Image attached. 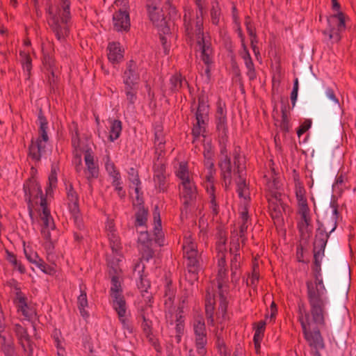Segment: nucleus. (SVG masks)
I'll return each mask as SVG.
<instances>
[{
    "label": "nucleus",
    "instance_id": "nucleus-59",
    "mask_svg": "<svg viewBox=\"0 0 356 356\" xmlns=\"http://www.w3.org/2000/svg\"><path fill=\"white\" fill-rule=\"evenodd\" d=\"M120 174H115V177L112 181V185L115 186V190L118 192V194L120 198H123L125 196V191L120 186Z\"/></svg>",
    "mask_w": 356,
    "mask_h": 356
},
{
    "label": "nucleus",
    "instance_id": "nucleus-64",
    "mask_svg": "<svg viewBox=\"0 0 356 356\" xmlns=\"http://www.w3.org/2000/svg\"><path fill=\"white\" fill-rule=\"evenodd\" d=\"M138 287L142 293H147V289L150 288V282L143 275L140 277V282L138 284Z\"/></svg>",
    "mask_w": 356,
    "mask_h": 356
},
{
    "label": "nucleus",
    "instance_id": "nucleus-24",
    "mask_svg": "<svg viewBox=\"0 0 356 356\" xmlns=\"http://www.w3.org/2000/svg\"><path fill=\"white\" fill-rule=\"evenodd\" d=\"M108 51V58L112 63H118L123 58L122 51L118 42H110L107 47Z\"/></svg>",
    "mask_w": 356,
    "mask_h": 356
},
{
    "label": "nucleus",
    "instance_id": "nucleus-30",
    "mask_svg": "<svg viewBox=\"0 0 356 356\" xmlns=\"http://www.w3.org/2000/svg\"><path fill=\"white\" fill-rule=\"evenodd\" d=\"M302 74L300 75V81L302 84L308 88L316 81V76L312 72V66H304L302 68Z\"/></svg>",
    "mask_w": 356,
    "mask_h": 356
},
{
    "label": "nucleus",
    "instance_id": "nucleus-39",
    "mask_svg": "<svg viewBox=\"0 0 356 356\" xmlns=\"http://www.w3.org/2000/svg\"><path fill=\"white\" fill-rule=\"evenodd\" d=\"M70 0H60L59 11L62 10L60 16L62 23L67 24L70 19Z\"/></svg>",
    "mask_w": 356,
    "mask_h": 356
},
{
    "label": "nucleus",
    "instance_id": "nucleus-57",
    "mask_svg": "<svg viewBox=\"0 0 356 356\" xmlns=\"http://www.w3.org/2000/svg\"><path fill=\"white\" fill-rule=\"evenodd\" d=\"M19 56L22 57V64L23 69L26 70L30 74L32 68V60L29 54H27L24 51H20Z\"/></svg>",
    "mask_w": 356,
    "mask_h": 356
},
{
    "label": "nucleus",
    "instance_id": "nucleus-28",
    "mask_svg": "<svg viewBox=\"0 0 356 356\" xmlns=\"http://www.w3.org/2000/svg\"><path fill=\"white\" fill-rule=\"evenodd\" d=\"M42 140L38 138L36 141L31 140V143L29 147V156L35 161H40L41 159V152L44 149L45 146H42L41 143Z\"/></svg>",
    "mask_w": 356,
    "mask_h": 356
},
{
    "label": "nucleus",
    "instance_id": "nucleus-42",
    "mask_svg": "<svg viewBox=\"0 0 356 356\" xmlns=\"http://www.w3.org/2000/svg\"><path fill=\"white\" fill-rule=\"evenodd\" d=\"M254 325L255 331L253 337V341L256 346H259V342H261L264 337V333L266 328V322L264 321H260L258 323H255Z\"/></svg>",
    "mask_w": 356,
    "mask_h": 356
},
{
    "label": "nucleus",
    "instance_id": "nucleus-45",
    "mask_svg": "<svg viewBox=\"0 0 356 356\" xmlns=\"http://www.w3.org/2000/svg\"><path fill=\"white\" fill-rule=\"evenodd\" d=\"M164 136L163 134V130L161 127H157L155 128L154 131V144L156 145V153L159 150L161 152H163L164 145H165Z\"/></svg>",
    "mask_w": 356,
    "mask_h": 356
},
{
    "label": "nucleus",
    "instance_id": "nucleus-51",
    "mask_svg": "<svg viewBox=\"0 0 356 356\" xmlns=\"http://www.w3.org/2000/svg\"><path fill=\"white\" fill-rule=\"evenodd\" d=\"M49 186L46 188L47 195L50 194L53 188H56L57 184V172L54 165L51 166V173L49 175Z\"/></svg>",
    "mask_w": 356,
    "mask_h": 356
},
{
    "label": "nucleus",
    "instance_id": "nucleus-12",
    "mask_svg": "<svg viewBox=\"0 0 356 356\" xmlns=\"http://www.w3.org/2000/svg\"><path fill=\"white\" fill-rule=\"evenodd\" d=\"M332 232H326L325 230L317 229V233L315 235L314 241L313 243V254L314 259L322 260L325 255V250Z\"/></svg>",
    "mask_w": 356,
    "mask_h": 356
},
{
    "label": "nucleus",
    "instance_id": "nucleus-48",
    "mask_svg": "<svg viewBox=\"0 0 356 356\" xmlns=\"http://www.w3.org/2000/svg\"><path fill=\"white\" fill-rule=\"evenodd\" d=\"M175 297V289L173 288L172 285V282L169 281L166 283L165 286L164 291V298L165 305L169 304L170 305L172 304L174 299Z\"/></svg>",
    "mask_w": 356,
    "mask_h": 356
},
{
    "label": "nucleus",
    "instance_id": "nucleus-61",
    "mask_svg": "<svg viewBox=\"0 0 356 356\" xmlns=\"http://www.w3.org/2000/svg\"><path fill=\"white\" fill-rule=\"evenodd\" d=\"M211 193H210V204H211V209L212 210V213L213 216H217L218 214V205L216 200V196L214 195L213 191H214V186L213 184L211 186Z\"/></svg>",
    "mask_w": 356,
    "mask_h": 356
},
{
    "label": "nucleus",
    "instance_id": "nucleus-62",
    "mask_svg": "<svg viewBox=\"0 0 356 356\" xmlns=\"http://www.w3.org/2000/svg\"><path fill=\"white\" fill-rule=\"evenodd\" d=\"M312 124V120H305V121L299 126V127L297 129L298 136L300 138L302 134L307 131L311 128Z\"/></svg>",
    "mask_w": 356,
    "mask_h": 356
},
{
    "label": "nucleus",
    "instance_id": "nucleus-17",
    "mask_svg": "<svg viewBox=\"0 0 356 356\" xmlns=\"http://www.w3.org/2000/svg\"><path fill=\"white\" fill-rule=\"evenodd\" d=\"M124 84L138 85L140 81V74L138 72V65L130 60L127 63L126 69L122 74Z\"/></svg>",
    "mask_w": 356,
    "mask_h": 356
},
{
    "label": "nucleus",
    "instance_id": "nucleus-32",
    "mask_svg": "<svg viewBox=\"0 0 356 356\" xmlns=\"http://www.w3.org/2000/svg\"><path fill=\"white\" fill-rule=\"evenodd\" d=\"M112 298V307L116 312L118 316L126 314L127 306L124 296H116Z\"/></svg>",
    "mask_w": 356,
    "mask_h": 356
},
{
    "label": "nucleus",
    "instance_id": "nucleus-50",
    "mask_svg": "<svg viewBox=\"0 0 356 356\" xmlns=\"http://www.w3.org/2000/svg\"><path fill=\"white\" fill-rule=\"evenodd\" d=\"M347 337V331H342L341 329L338 328L334 330V340L339 346L343 347L346 344Z\"/></svg>",
    "mask_w": 356,
    "mask_h": 356
},
{
    "label": "nucleus",
    "instance_id": "nucleus-9",
    "mask_svg": "<svg viewBox=\"0 0 356 356\" xmlns=\"http://www.w3.org/2000/svg\"><path fill=\"white\" fill-rule=\"evenodd\" d=\"M160 156L161 153L159 154L157 159L154 161V163L153 180L154 182L155 188L158 189L159 192L164 193L168 190V184L167 183L165 165L162 162V161H159Z\"/></svg>",
    "mask_w": 356,
    "mask_h": 356
},
{
    "label": "nucleus",
    "instance_id": "nucleus-35",
    "mask_svg": "<svg viewBox=\"0 0 356 356\" xmlns=\"http://www.w3.org/2000/svg\"><path fill=\"white\" fill-rule=\"evenodd\" d=\"M124 91L126 95L127 101L129 105L134 106L137 100V93L138 85L124 84Z\"/></svg>",
    "mask_w": 356,
    "mask_h": 356
},
{
    "label": "nucleus",
    "instance_id": "nucleus-49",
    "mask_svg": "<svg viewBox=\"0 0 356 356\" xmlns=\"http://www.w3.org/2000/svg\"><path fill=\"white\" fill-rule=\"evenodd\" d=\"M195 4L198 8V12L196 13L195 22V25L197 27L198 33H200L202 25H203V15H204V8L201 3V0H194Z\"/></svg>",
    "mask_w": 356,
    "mask_h": 356
},
{
    "label": "nucleus",
    "instance_id": "nucleus-46",
    "mask_svg": "<svg viewBox=\"0 0 356 356\" xmlns=\"http://www.w3.org/2000/svg\"><path fill=\"white\" fill-rule=\"evenodd\" d=\"M175 175L181 181H187L192 179L189 175L187 163L181 162L175 172Z\"/></svg>",
    "mask_w": 356,
    "mask_h": 356
},
{
    "label": "nucleus",
    "instance_id": "nucleus-16",
    "mask_svg": "<svg viewBox=\"0 0 356 356\" xmlns=\"http://www.w3.org/2000/svg\"><path fill=\"white\" fill-rule=\"evenodd\" d=\"M282 193L279 191L272 192L271 197H268V209L273 219L280 220L284 211L285 204L282 200Z\"/></svg>",
    "mask_w": 356,
    "mask_h": 356
},
{
    "label": "nucleus",
    "instance_id": "nucleus-55",
    "mask_svg": "<svg viewBox=\"0 0 356 356\" xmlns=\"http://www.w3.org/2000/svg\"><path fill=\"white\" fill-rule=\"evenodd\" d=\"M245 67L248 70L247 72V76H248V79L250 81H253L257 77V74L254 68V65L253 63V61L252 60V58L245 59L244 60Z\"/></svg>",
    "mask_w": 356,
    "mask_h": 356
},
{
    "label": "nucleus",
    "instance_id": "nucleus-6",
    "mask_svg": "<svg viewBox=\"0 0 356 356\" xmlns=\"http://www.w3.org/2000/svg\"><path fill=\"white\" fill-rule=\"evenodd\" d=\"M193 330L195 335V346L197 354L204 356L207 353L205 346L207 343L206 325L202 316H197L193 322Z\"/></svg>",
    "mask_w": 356,
    "mask_h": 356
},
{
    "label": "nucleus",
    "instance_id": "nucleus-3",
    "mask_svg": "<svg viewBox=\"0 0 356 356\" xmlns=\"http://www.w3.org/2000/svg\"><path fill=\"white\" fill-rule=\"evenodd\" d=\"M188 14L190 15V13ZM184 22L186 34L191 38L193 37L194 33L195 34L197 38V43L202 49V60L206 65H209V64L211 63V59L209 58V54L207 52V49H209V46H207L205 43L203 32V25H202L200 33H198L197 27L195 26V30H193L191 16H188L186 13H185V15H184Z\"/></svg>",
    "mask_w": 356,
    "mask_h": 356
},
{
    "label": "nucleus",
    "instance_id": "nucleus-5",
    "mask_svg": "<svg viewBox=\"0 0 356 356\" xmlns=\"http://www.w3.org/2000/svg\"><path fill=\"white\" fill-rule=\"evenodd\" d=\"M327 254L330 258L331 261L332 263L338 261L343 269V275L340 280L339 279L338 284L339 287L341 288V289L343 292H346L347 294L350 285V266L346 262L345 257L342 252L339 250V248H336V250L332 254H330V251H328Z\"/></svg>",
    "mask_w": 356,
    "mask_h": 356
},
{
    "label": "nucleus",
    "instance_id": "nucleus-7",
    "mask_svg": "<svg viewBox=\"0 0 356 356\" xmlns=\"http://www.w3.org/2000/svg\"><path fill=\"white\" fill-rule=\"evenodd\" d=\"M215 123L216 131L218 132V136L220 140L225 141L228 138V125L227 118V110L225 104L218 101L215 114Z\"/></svg>",
    "mask_w": 356,
    "mask_h": 356
},
{
    "label": "nucleus",
    "instance_id": "nucleus-36",
    "mask_svg": "<svg viewBox=\"0 0 356 356\" xmlns=\"http://www.w3.org/2000/svg\"><path fill=\"white\" fill-rule=\"evenodd\" d=\"M298 213L301 216L302 222L298 223V228L300 232L303 227L305 229L308 228L312 225V219L309 216V207H302V208L298 209Z\"/></svg>",
    "mask_w": 356,
    "mask_h": 356
},
{
    "label": "nucleus",
    "instance_id": "nucleus-52",
    "mask_svg": "<svg viewBox=\"0 0 356 356\" xmlns=\"http://www.w3.org/2000/svg\"><path fill=\"white\" fill-rule=\"evenodd\" d=\"M7 254V260L17 267V270L20 272V273L24 274L26 272V269L24 266L21 264V262L18 261L16 256L11 252L6 250Z\"/></svg>",
    "mask_w": 356,
    "mask_h": 356
},
{
    "label": "nucleus",
    "instance_id": "nucleus-10",
    "mask_svg": "<svg viewBox=\"0 0 356 356\" xmlns=\"http://www.w3.org/2000/svg\"><path fill=\"white\" fill-rule=\"evenodd\" d=\"M180 185L183 188L181 195L184 199L183 207L181 209L182 216L184 212H185L186 215L187 214L189 206L193 205L196 201L197 191L196 186L192 179L187 181H181Z\"/></svg>",
    "mask_w": 356,
    "mask_h": 356
},
{
    "label": "nucleus",
    "instance_id": "nucleus-14",
    "mask_svg": "<svg viewBox=\"0 0 356 356\" xmlns=\"http://www.w3.org/2000/svg\"><path fill=\"white\" fill-rule=\"evenodd\" d=\"M25 200L27 203H32L33 200L40 197V202L42 198H46L43 194L40 185L34 178H29L24 184L23 186Z\"/></svg>",
    "mask_w": 356,
    "mask_h": 356
},
{
    "label": "nucleus",
    "instance_id": "nucleus-56",
    "mask_svg": "<svg viewBox=\"0 0 356 356\" xmlns=\"http://www.w3.org/2000/svg\"><path fill=\"white\" fill-rule=\"evenodd\" d=\"M210 14L211 22L215 25H218L220 21V8L218 7V3L217 1H215V5L213 3Z\"/></svg>",
    "mask_w": 356,
    "mask_h": 356
},
{
    "label": "nucleus",
    "instance_id": "nucleus-1",
    "mask_svg": "<svg viewBox=\"0 0 356 356\" xmlns=\"http://www.w3.org/2000/svg\"><path fill=\"white\" fill-rule=\"evenodd\" d=\"M321 261L314 259L312 270L314 281L306 282L307 296L313 321L318 325H325L326 301L323 298L325 287L321 278Z\"/></svg>",
    "mask_w": 356,
    "mask_h": 356
},
{
    "label": "nucleus",
    "instance_id": "nucleus-18",
    "mask_svg": "<svg viewBox=\"0 0 356 356\" xmlns=\"http://www.w3.org/2000/svg\"><path fill=\"white\" fill-rule=\"evenodd\" d=\"M113 26L117 31H128L130 28L129 15L127 11L115 12L113 17Z\"/></svg>",
    "mask_w": 356,
    "mask_h": 356
},
{
    "label": "nucleus",
    "instance_id": "nucleus-25",
    "mask_svg": "<svg viewBox=\"0 0 356 356\" xmlns=\"http://www.w3.org/2000/svg\"><path fill=\"white\" fill-rule=\"evenodd\" d=\"M153 218L154 221V236L155 243H158L160 246L163 245V234L161 232V220L160 216V211L158 206H156L153 211Z\"/></svg>",
    "mask_w": 356,
    "mask_h": 356
},
{
    "label": "nucleus",
    "instance_id": "nucleus-41",
    "mask_svg": "<svg viewBox=\"0 0 356 356\" xmlns=\"http://www.w3.org/2000/svg\"><path fill=\"white\" fill-rule=\"evenodd\" d=\"M310 317L312 318V314H311V309L309 312H307L304 304L298 305V321L300 323V325H302V322L306 325H311L310 323ZM312 321H313L312 319ZM314 324L315 323L312 321ZM317 325H319L317 324Z\"/></svg>",
    "mask_w": 356,
    "mask_h": 356
},
{
    "label": "nucleus",
    "instance_id": "nucleus-4",
    "mask_svg": "<svg viewBox=\"0 0 356 356\" xmlns=\"http://www.w3.org/2000/svg\"><path fill=\"white\" fill-rule=\"evenodd\" d=\"M346 15L343 12L333 14L327 18L329 29L323 31L328 35L330 40L339 42L341 40L340 33L346 29Z\"/></svg>",
    "mask_w": 356,
    "mask_h": 356
},
{
    "label": "nucleus",
    "instance_id": "nucleus-60",
    "mask_svg": "<svg viewBox=\"0 0 356 356\" xmlns=\"http://www.w3.org/2000/svg\"><path fill=\"white\" fill-rule=\"evenodd\" d=\"M153 244L152 239L147 231L141 232L138 238V245Z\"/></svg>",
    "mask_w": 356,
    "mask_h": 356
},
{
    "label": "nucleus",
    "instance_id": "nucleus-20",
    "mask_svg": "<svg viewBox=\"0 0 356 356\" xmlns=\"http://www.w3.org/2000/svg\"><path fill=\"white\" fill-rule=\"evenodd\" d=\"M150 307V305H146L145 306H142L138 309V319L142 320L141 328L143 332L149 335L152 334V322L149 318V314L148 310Z\"/></svg>",
    "mask_w": 356,
    "mask_h": 356
},
{
    "label": "nucleus",
    "instance_id": "nucleus-22",
    "mask_svg": "<svg viewBox=\"0 0 356 356\" xmlns=\"http://www.w3.org/2000/svg\"><path fill=\"white\" fill-rule=\"evenodd\" d=\"M48 24L55 33L56 38L60 41H63L69 33L67 26H62L59 23L58 17L54 16L48 21Z\"/></svg>",
    "mask_w": 356,
    "mask_h": 356
},
{
    "label": "nucleus",
    "instance_id": "nucleus-13",
    "mask_svg": "<svg viewBox=\"0 0 356 356\" xmlns=\"http://www.w3.org/2000/svg\"><path fill=\"white\" fill-rule=\"evenodd\" d=\"M302 329L305 339L311 347H313L314 349H323L325 348L323 339L318 327H314L311 331L310 325H305L302 322Z\"/></svg>",
    "mask_w": 356,
    "mask_h": 356
},
{
    "label": "nucleus",
    "instance_id": "nucleus-44",
    "mask_svg": "<svg viewBox=\"0 0 356 356\" xmlns=\"http://www.w3.org/2000/svg\"><path fill=\"white\" fill-rule=\"evenodd\" d=\"M111 278V287L110 289L111 297L122 296V289L119 280V275L110 276Z\"/></svg>",
    "mask_w": 356,
    "mask_h": 356
},
{
    "label": "nucleus",
    "instance_id": "nucleus-21",
    "mask_svg": "<svg viewBox=\"0 0 356 356\" xmlns=\"http://www.w3.org/2000/svg\"><path fill=\"white\" fill-rule=\"evenodd\" d=\"M84 160L88 175L87 179L90 181L91 179L97 178L99 175L98 165L95 163L93 153L90 148H88L84 151Z\"/></svg>",
    "mask_w": 356,
    "mask_h": 356
},
{
    "label": "nucleus",
    "instance_id": "nucleus-40",
    "mask_svg": "<svg viewBox=\"0 0 356 356\" xmlns=\"http://www.w3.org/2000/svg\"><path fill=\"white\" fill-rule=\"evenodd\" d=\"M153 244H146L138 245L139 252L141 255V259L149 261L154 255L155 252L152 248Z\"/></svg>",
    "mask_w": 356,
    "mask_h": 356
},
{
    "label": "nucleus",
    "instance_id": "nucleus-29",
    "mask_svg": "<svg viewBox=\"0 0 356 356\" xmlns=\"http://www.w3.org/2000/svg\"><path fill=\"white\" fill-rule=\"evenodd\" d=\"M86 289L85 286H80L81 293L77 298V306L81 316L84 318L89 316L88 312L86 310L88 305Z\"/></svg>",
    "mask_w": 356,
    "mask_h": 356
},
{
    "label": "nucleus",
    "instance_id": "nucleus-2",
    "mask_svg": "<svg viewBox=\"0 0 356 356\" xmlns=\"http://www.w3.org/2000/svg\"><path fill=\"white\" fill-rule=\"evenodd\" d=\"M149 17L153 24L158 28L159 32L163 34L170 33V20L177 16V10L172 6L169 0L159 8L156 4L147 5Z\"/></svg>",
    "mask_w": 356,
    "mask_h": 356
},
{
    "label": "nucleus",
    "instance_id": "nucleus-58",
    "mask_svg": "<svg viewBox=\"0 0 356 356\" xmlns=\"http://www.w3.org/2000/svg\"><path fill=\"white\" fill-rule=\"evenodd\" d=\"M245 25L250 38H257L256 29L250 16L245 17Z\"/></svg>",
    "mask_w": 356,
    "mask_h": 356
},
{
    "label": "nucleus",
    "instance_id": "nucleus-26",
    "mask_svg": "<svg viewBox=\"0 0 356 356\" xmlns=\"http://www.w3.org/2000/svg\"><path fill=\"white\" fill-rule=\"evenodd\" d=\"M15 289L17 291L16 293V296L17 300H18V311H21L22 314L26 318L31 317L32 311L28 306L27 298L22 294L20 288L15 286Z\"/></svg>",
    "mask_w": 356,
    "mask_h": 356
},
{
    "label": "nucleus",
    "instance_id": "nucleus-43",
    "mask_svg": "<svg viewBox=\"0 0 356 356\" xmlns=\"http://www.w3.org/2000/svg\"><path fill=\"white\" fill-rule=\"evenodd\" d=\"M120 261V258L116 257L108 258L107 263L108 267L109 276L120 275V274L121 273V270L119 267Z\"/></svg>",
    "mask_w": 356,
    "mask_h": 356
},
{
    "label": "nucleus",
    "instance_id": "nucleus-34",
    "mask_svg": "<svg viewBox=\"0 0 356 356\" xmlns=\"http://www.w3.org/2000/svg\"><path fill=\"white\" fill-rule=\"evenodd\" d=\"M187 260V274L191 281L198 279L197 274L199 271V261L197 258L189 259Z\"/></svg>",
    "mask_w": 356,
    "mask_h": 356
},
{
    "label": "nucleus",
    "instance_id": "nucleus-19",
    "mask_svg": "<svg viewBox=\"0 0 356 356\" xmlns=\"http://www.w3.org/2000/svg\"><path fill=\"white\" fill-rule=\"evenodd\" d=\"M136 202L133 203L134 205L137 204L138 206L137 211L135 213L136 220L134 225L136 227L146 226L149 214L148 209L145 208L143 199L138 195L136 196Z\"/></svg>",
    "mask_w": 356,
    "mask_h": 356
},
{
    "label": "nucleus",
    "instance_id": "nucleus-47",
    "mask_svg": "<svg viewBox=\"0 0 356 356\" xmlns=\"http://www.w3.org/2000/svg\"><path fill=\"white\" fill-rule=\"evenodd\" d=\"M209 120L196 121V124H194L192 129V134L195 138H199L201 134L204 136V133L206 132V127L207 125Z\"/></svg>",
    "mask_w": 356,
    "mask_h": 356
},
{
    "label": "nucleus",
    "instance_id": "nucleus-54",
    "mask_svg": "<svg viewBox=\"0 0 356 356\" xmlns=\"http://www.w3.org/2000/svg\"><path fill=\"white\" fill-rule=\"evenodd\" d=\"M118 319L120 322L121 323L122 325V328L124 330H127L129 334H131L134 332V325L132 322L129 320V318L127 316L126 314H122L118 316Z\"/></svg>",
    "mask_w": 356,
    "mask_h": 356
},
{
    "label": "nucleus",
    "instance_id": "nucleus-37",
    "mask_svg": "<svg viewBox=\"0 0 356 356\" xmlns=\"http://www.w3.org/2000/svg\"><path fill=\"white\" fill-rule=\"evenodd\" d=\"M38 121L40 123V127H39V134H40V138L44 142L48 141L49 138L47 136V129L48 128V122L45 118V116L43 114L42 110L40 108L38 113Z\"/></svg>",
    "mask_w": 356,
    "mask_h": 356
},
{
    "label": "nucleus",
    "instance_id": "nucleus-53",
    "mask_svg": "<svg viewBox=\"0 0 356 356\" xmlns=\"http://www.w3.org/2000/svg\"><path fill=\"white\" fill-rule=\"evenodd\" d=\"M128 175L129 181L136 186L135 191L136 194L138 195L139 188L138 186L140 184V181L139 179L138 170L134 168H131L128 172Z\"/></svg>",
    "mask_w": 356,
    "mask_h": 356
},
{
    "label": "nucleus",
    "instance_id": "nucleus-27",
    "mask_svg": "<svg viewBox=\"0 0 356 356\" xmlns=\"http://www.w3.org/2000/svg\"><path fill=\"white\" fill-rule=\"evenodd\" d=\"M40 206L42 207V215L41 219L43 221L42 228H50L51 229H55V224L53 218L51 216L50 211L47 205V199L42 198Z\"/></svg>",
    "mask_w": 356,
    "mask_h": 356
},
{
    "label": "nucleus",
    "instance_id": "nucleus-31",
    "mask_svg": "<svg viewBox=\"0 0 356 356\" xmlns=\"http://www.w3.org/2000/svg\"><path fill=\"white\" fill-rule=\"evenodd\" d=\"M170 90L173 93L179 92L180 89L184 86V85H186L188 87H189V84L186 79L180 74H175L172 76L170 79Z\"/></svg>",
    "mask_w": 356,
    "mask_h": 356
},
{
    "label": "nucleus",
    "instance_id": "nucleus-23",
    "mask_svg": "<svg viewBox=\"0 0 356 356\" xmlns=\"http://www.w3.org/2000/svg\"><path fill=\"white\" fill-rule=\"evenodd\" d=\"M67 198L68 200V207L70 213H77L79 209V195L73 188L72 184L67 187Z\"/></svg>",
    "mask_w": 356,
    "mask_h": 356
},
{
    "label": "nucleus",
    "instance_id": "nucleus-15",
    "mask_svg": "<svg viewBox=\"0 0 356 356\" xmlns=\"http://www.w3.org/2000/svg\"><path fill=\"white\" fill-rule=\"evenodd\" d=\"M316 102L319 106L323 108L328 106H332L335 108L340 107L339 99L334 90L330 88L318 90L316 94Z\"/></svg>",
    "mask_w": 356,
    "mask_h": 356
},
{
    "label": "nucleus",
    "instance_id": "nucleus-33",
    "mask_svg": "<svg viewBox=\"0 0 356 356\" xmlns=\"http://www.w3.org/2000/svg\"><path fill=\"white\" fill-rule=\"evenodd\" d=\"M14 332L18 339V341L24 351H26L25 341L31 339L27 329L20 324H15L14 325Z\"/></svg>",
    "mask_w": 356,
    "mask_h": 356
},
{
    "label": "nucleus",
    "instance_id": "nucleus-63",
    "mask_svg": "<svg viewBox=\"0 0 356 356\" xmlns=\"http://www.w3.org/2000/svg\"><path fill=\"white\" fill-rule=\"evenodd\" d=\"M36 264L38 267L46 274L51 275L54 273V268L47 264L41 259H39V260L37 261Z\"/></svg>",
    "mask_w": 356,
    "mask_h": 356
},
{
    "label": "nucleus",
    "instance_id": "nucleus-38",
    "mask_svg": "<svg viewBox=\"0 0 356 356\" xmlns=\"http://www.w3.org/2000/svg\"><path fill=\"white\" fill-rule=\"evenodd\" d=\"M122 122L119 120H113L111 121V128H110V135L109 140L111 142L117 140L122 132Z\"/></svg>",
    "mask_w": 356,
    "mask_h": 356
},
{
    "label": "nucleus",
    "instance_id": "nucleus-11",
    "mask_svg": "<svg viewBox=\"0 0 356 356\" xmlns=\"http://www.w3.org/2000/svg\"><path fill=\"white\" fill-rule=\"evenodd\" d=\"M227 141V140L223 141L222 140L220 141V157L218 161V166L221 171V176L224 179L225 185H227V181H228L229 184L231 183L232 172L231 159L227 154V149L225 144Z\"/></svg>",
    "mask_w": 356,
    "mask_h": 356
},
{
    "label": "nucleus",
    "instance_id": "nucleus-8",
    "mask_svg": "<svg viewBox=\"0 0 356 356\" xmlns=\"http://www.w3.org/2000/svg\"><path fill=\"white\" fill-rule=\"evenodd\" d=\"M233 157H234V174L238 175V179L236 181V184L237 186V193L240 197L246 198L245 192L248 191V184L246 183V180L242 175V168H241V156L240 154L239 147H236L233 152Z\"/></svg>",
    "mask_w": 356,
    "mask_h": 356
}]
</instances>
